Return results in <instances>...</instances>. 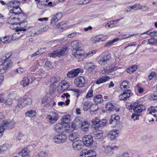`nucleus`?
Returning <instances> with one entry per match:
<instances>
[{
    "instance_id": "nucleus-49",
    "label": "nucleus",
    "mask_w": 157,
    "mask_h": 157,
    "mask_svg": "<svg viewBox=\"0 0 157 157\" xmlns=\"http://www.w3.org/2000/svg\"><path fill=\"white\" fill-rule=\"evenodd\" d=\"M120 20V19H117L110 21L109 22L106 23L105 24V26L106 27L107 26H108L109 27L111 28L112 27H111V26H110L111 25L115 24L116 23H118V22Z\"/></svg>"
},
{
    "instance_id": "nucleus-40",
    "label": "nucleus",
    "mask_w": 157,
    "mask_h": 157,
    "mask_svg": "<svg viewBox=\"0 0 157 157\" xmlns=\"http://www.w3.org/2000/svg\"><path fill=\"white\" fill-rule=\"evenodd\" d=\"M114 108V105L112 103L108 102L106 104L105 108L108 112L110 113L112 111Z\"/></svg>"
},
{
    "instance_id": "nucleus-8",
    "label": "nucleus",
    "mask_w": 157,
    "mask_h": 157,
    "mask_svg": "<svg viewBox=\"0 0 157 157\" xmlns=\"http://www.w3.org/2000/svg\"><path fill=\"white\" fill-rule=\"evenodd\" d=\"M68 83L65 80L61 82L59 84L57 90L59 93H62L67 90L69 87Z\"/></svg>"
},
{
    "instance_id": "nucleus-62",
    "label": "nucleus",
    "mask_w": 157,
    "mask_h": 157,
    "mask_svg": "<svg viewBox=\"0 0 157 157\" xmlns=\"http://www.w3.org/2000/svg\"><path fill=\"white\" fill-rule=\"evenodd\" d=\"M117 67L116 66H113L107 69V74L113 72L117 70Z\"/></svg>"
},
{
    "instance_id": "nucleus-26",
    "label": "nucleus",
    "mask_w": 157,
    "mask_h": 157,
    "mask_svg": "<svg viewBox=\"0 0 157 157\" xmlns=\"http://www.w3.org/2000/svg\"><path fill=\"white\" fill-rule=\"evenodd\" d=\"M93 136L96 139H99L103 136V132L102 130H96L93 132Z\"/></svg>"
},
{
    "instance_id": "nucleus-33",
    "label": "nucleus",
    "mask_w": 157,
    "mask_h": 157,
    "mask_svg": "<svg viewBox=\"0 0 157 157\" xmlns=\"http://www.w3.org/2000/svg\"><path fill=\"white\" fill-rule=\"evenodd\" d=\"M144 109V105L140 104H139L138 107L133 108L134 112L139 114V115H140V113H142Z\"/></svg>"
},
{
    "instance_id": "nucleus-22",
    "label": "nucleus",
    "mask_w": 157,
    "mask_h": 157,
    "mask_svg": "<svg viewBox=\"0 0 157 157\" xmlns=\"http://www.w3.org/2000/svg\"><path fill=\"white\" fill-rule=\"evenodd\" d=\"M119 131L117 129H113L110 131L108 134V136L111 140H113L118 136Z\"/></svg>"
},
{
    "instance_id": "nucleus-1",
    "label": "nucleus",
    "mask_w": 157,
    "mask_h": 157,
    "mask_svg": "<svg viewBox=\"0 0 157 157\" xmlns=\"http://www.w3.org/2000/svg\"><path fill=\"white\" fill-rule=\"evenodd\" d=\"M32 102V100L31 98L25 94L23 98H21L18 100L16 108L18 107L19 109H22L27 105H30Z\"/></svg>"
},
{
    "instance_id": "nucleus-54",
    "label": "nucleus",
    "mask_w": 157,
    "mask_h": 157,
    "mask_svg": "<svg viewBox=\"0 0 157 157\" xmlns=\"http://www.w3.org/2000/svg\"><path fill=\"white\" fill-rule=\"evenodd\" d=\"M132 10H138L141 9L142 8V5L140 3H137L135 4L132 6Z\"/></svg>"
},
{
    "instance_id": "nucleus-6",
    "label": "nucleus",
    "mask_w": 157,
    "mask_h": 157,
    "mask_svg": "<svg viewBox=\"0 0 157 157\" xmlns=\"http://www.w3.org/2000/svg\"><path fill=\"white\" fill-rule=\"evenodd\" d=\"M96 153L94 150L85 149L81 152L80 157H96Z\"/></svg>"
},
{
    "instance_id": "nucleus-37",
    "label": "nucleus",
    "mask_w": 157,
    "mask_h": 157,
    "mask_svg": "<svg viewBox=\"0 0 157 157\" xmlns=\"http://www.w3.org/2000/svg\"><path fill=\"white\" fill-rule=\"evenodd\" d=\"M130 83L128 81H123L120 85V88L121 90H125L129 87Z\"/></svg>"
},
{
    "instance_id": "nucleus-59",
    "label": "nucleus",
    "mask_w": 157,
    "mask_h": 157,
    "mask_svg": "<svg viewBox=\"0 0 157 157\" xmlns=\"http://www.w3.org/2000/svg\"><path fill=\"white\" fill-rule=\"evenodd\" d=\"M25 136L24 134L21 132H19L17 135L16 136V139L19 140H20L22 139V137H23Z\"/></svg>"
},
{
    "instance_id": "nucleus-23",
    "label": "nucleus",
    "mask_w": 157,
    "mask_h": 157,
    "mask_svg": "<svg viewBox=\"0 0 157 157\" xmlns=\"http://www.w3.org/2000/svg\"><path fill=\"white\" fill-rule=\"evenodd\" d=\"M12 93H10L8 95L6 99L4 101V103L6 105H10L12 104L14 97L12 96Z\"/></svg>"
},
{
    "instance_id": "nucleus-12",
    "label": "nucleus",
    "mask_w": 157,
    "mask_h": 157,
    "mask_svg": "<svg viewBox=\"0 0 157 157\" xmlns=\"http://www.w3.org/2000/svg\"><path fill=\"white\" fill-rule=\"evenodd\" d=\"M82 140L84 144L88 147L90 146L93 142V137L90 135L84 136L82 138Z\"/></svg>"
},
{
    "instance_id": "nucleus-61",
    "label": "nucleus",
    "mask_w": 157,
    "mask_h": 157,
    "mask_svg": "<svg viewBox=\"0 0 157 157\" xmlns=\"http://www.w3.org/2000/svg\"><path fill=\"white\" fill-rule=\"evenodd\" d=\"M49 29V26L47 25H43L41 26L40 31L44 32L47 30Z\"/></svg>"
},
{
    "instance_id": "nucleus-38",
    "label": "nucleus",
    "mask_w": 157,
    "mask_h": 157,
    "mask_svg": "<svg viewBox=\"0 0 157 157\" xmlns=\"http://www.w3.org/2000/svg\"><path fill=\"white\" fill-rule=\"evenodd\" d=\"M79 134L78 132H74L71 134L69 136V139L71 141H74L78 138Z\"/></svg>"
},
{
    "instance_id": "nucleus-19",
    "label": "nucleus",
    "mask_w": 157,
    "mask_h": 157,
    "mask_svg": "<svg viewBox=\"0 0 157 157\" xmlns=\"http://www.w3.org/2000/svg\"><path fill=\"white\" fill-rule=\"evenodd\" d=\"M111 55L110 54L105 56L98 61V63L101 66L105 65L107 62L110 60Z\"/></svg>"
},
{
    "instance_id": "nucleus-29",
    "label": "nucleus",
    "mask_w": 157,
    "mask_h": 157,
    "mask_svg": "<svg viewBox=\"0 0 157 157\" xmlns=\"http://www.w3.org/2000/svg\"><path fill=\"white\" fill-rule=\"evenodd\" d=\"M90 127V124L89 122L86 121H83L81 124V128L82 131H86L88 130Z\"/></svg>"
},
{
    "instance_id": "nucleus-52",
    "label": "nucleus",
    "mask_w": 157,
    "mask_h": 157,
    "mask_svg": "<svg viewBox=\"0 0 157 157\" xmlns=\"http://www.w3.org/2000/svg\"><path fill=\"white\" fill-rule=\"evenodd\" d=\"M93 95V90L92 88H90L87 93L86 95L85 98L86 99H88L91 98Z\"/></svg>"
},
{
    "instance_id": "nucleus-36",
    "label": "nucleus",
    "mask_w": 157,
    "mask_h": 157,
    "mask_svg": "<svg viewBox=\"0 0 157 157\" xmlns=\"http://www.w3.org/2000/svg\"><path fill=\"white\" fill-rule=\"evenodd\" d=\"M109 79L108 76H106L102 77L101 78L97 80L96 82V84L99 85L100 84L106 82Z\"/></svg>"
},
{
    "instance_id": "nucleus-18",
    "label": "nucleus",
    "mask_w": 157,
    "mask_h": 157,
    "mask_svg": "<svg viewBox=\"0 0 157 157\" xmlns=\"http://www.w3.org/2000/svg\"><path fill=\"white\" fill-rule=\"evenodd\" d=\"M62 17V14L61 12H59L55 15H52L51 19V24H55Z\"/></svg>"
},
{
    "instance_id": "nucleus-25",
    "label": "nucleus",
    "mask_w": 157,
    "mask_h": 157,
    "mask_svg": "<svg viewBox=\"0 0 157 157\" xmlns=\"http://www.w3.org/2000/svg\"><path fill=\"white\" fill-rule=\"evenodd\" d=\"M45 76L44 71H43V69H39L36 72L35 75V77L34 78L35 79L37 78H41L44 77Z\"/></svg>"
},
{
    "instance_id": "nucleus-48",
    "label": "nucleus",
    "mask_w": 157,
    "mask_h": 157,
    "mask_svg": "<svg viewBox=\"0 0 157 157\" xmlns=\"http://www.w3.org/2000/svg\"><path fill=\"white\" fill-rule=\"evenodd\" d=\"M26 116L32 117L36 116V112L35 110H29L25 113Z\"/></svg>"
},
{
    "instance_id": "nucleus-20",
    "label": "nucleus",
    "mask_w": 157,
    "mask_h": 157,
    "mask_svg": "<svg viewBox=\"0 0 157 157\" xmlns=\"http://www.w3.org/2000/svg\"><path fill=\"white\" fill-rule=\"evenodd\" d=\"M12 63V61L10 60L6 59L1 65L6 72L7 70L11 67Z\"/></svg>"
},
{
    "instance_id": "nucleus-10",
    "label": "nucleus",
    "mask_w": 157,
    "mask_h": 157,
    "mask_svg": "<svg viewBox=\"0 0 157 157\" xmlns=\"http://www.w3.org/2000/svg\"><path fill=\"white\" fill-rule=\"evenodd\" d=\"M14 8L13 7L10 10L9 14V16L19 17L20 16L23 15L22 11L20 7Z\"/></svg>"
},
{
    "instance_id": "nucleus-27",
    "label": "nucleus",
    "mask_w": 157,
    "mask_h": 157,
    "mask_svg": "<svg viewBox=\"0 0 157 157\" xmlns=\"http://www.w3.org/2000/svg\"><path fill=\"white\" fill-rule=\"evenodd\" d=\"M8 5L9 7H10L12 8L13 7H15L14 8H17V7H20L19 6L20 3L18 1L12 0L8 3Z\"/></svg>"
},
{
    "instance_id": "nucleus-53",
    "label": "nucleus",
    "mask_w": 157,
    "mask_h": 157,
    "mask_svg": "<svg viewBox=\"0 0 157 157\" xmlns=\"http://www.w3.org/2000/svg\"><path fill=\"white\" fill-rule=\"evenodd\" d=\"M28 154V151L25 149H23L19 152V155L22 157H25L27 156Z\"/></svg>"
},
{
    "instance_id": "nucleus-56",
    "label": "nucleus",
    "mask_w": 157,
    "mask_h": 157,
    "mask_svg": "<svg viewBox=\"0 0 157 157\" xmlns=\"http://www.w3.org/2000/svg\"><path fill=\"white\" fill-rule=\"evenodd\" d=\"M98 107V105L96 104H93L92 102V105L90 108V110L93 112H94L97 110Z\"/></svg>"
},
{
    "instance_id": "nucleus-44",
    "label": "nucleus",
    "mask_w": 157,
    "mask_h": 157,
    "mask_svg": "<svg viewBox=\"0 0 157 157\" xmlns=\"http://www.w3.org/2000/svg\"><path fill=\"white\" fill-rule=\"evenodd\" d=\"M97 52V49H94L88 52L86 54L85 52L84 57L85 58L86 57L89 58L92 56L94 54H95Z\"/></svg>"
},
{
    "instance_id": "nucleus-60",
    "label": "nucleus",
    "mask_w": 157,
    "mask_h": 157,
    "mask_svg": "<svg viewBox=\"0 0 157 157\" xmlns=\"http://www.w3.org/2000/svg\"><path fill=\"white\" fill-rule=\"evenodd\" d=\"M53 141L56 143L59 144L63 143L61 140L60 139V138L58 137L57 135L55 136L53 139Z\"/></svg>"
},
{
    "instance_id": "nucleus-63",
    "label": "nucleus",
    "mask_w": 157,
    "mask_h": 157,
    "mask_svg": "<svg viewBox=\"0 0 157 157\" xmlns=\"http://www.w3.org/2000/svg\"><path fill=\"white\" fill-rule=\"evenodd\" d=\"M75 94H77L76 97L77 98L79 96L80 94L82 93V91L77 89H74L73 90Z\"/></svg>"
},
{
    "instance_id": "nucleus-24",
    "label": "nucleus",
    "mask_w": 157,
    "mask_h": 157,
    "mask_svg": "<svg viewBox=\"0 0 157 157\" xmlns=\"http://www.w3.org/2000/svg\"><path fill=\"white\" fill-rule=\"evenodd\" d=\"M32 82H30V78L28 77H23L21 81L20 82L21 85L24 87L28 86V85Z\"/></svg>"
},
{
    "instance_id": "nucleus-47",
    "label": "nucleus",
    "mask_w": 157,
    "mask_h": 157,
    "mask_svg": "<svg viewBox=\"0 0 157 157\" xmlns=\"http://www.w3.org/2000/svg\"><path fill=\"white\" fill-rule=\"evenodd\" d=\"M70 121V117L69 115H64L63 116L62 121L63 124L69 123Z\"/></svg>"
},
{
    "instance_id": "nucleus-57",
    "label": "nucleus",
    "mask_w": 157,
    "mask_h": 157,
    "mask_svg": "<svg viewBox=\"0 0 157 157\" xmlns=\"http://www.w3.org/2000/svg\"><path fill=\"white\" fill-rule=\"evenodd\" d=\"M139 114L134 112L131 116V118L133 119L135 121L136 120H138L139 119V117L140 116Z\"/></svg>"
},
{
    "instance_id": "nucleus-3",
    "label": "nucleus",
    "mask_w": 157,
    "mask_h": 157,
    "mask_svg": "<svg viewBox=\"0 0 157 157\" xmlns=\"http://www.w3.org/2000/svg\"><path fill=\"white\" fill-rule=\"evenodd\" d=\"M59 118L58 114L54 112H51L47 114L46 117L48 121L51 124L56 122Z\"/></svg>"
},
{
    "instance_id": "nucleus-16",
    "label": "nucleus",
    "mask_w": 157,
    "mask_h": 157,
    "mask_svg": "<svg viewBox=\"0 0 157 157\" xmlns=\"http://www.w3.org/2000/svg\"><path fill=\"white\" fill-rule=\"evenodd\" d=\"M84 67L89 72L92 71L96 68V66L92 62H87L84 64Z\"/></svg>"
},
{
    "instance_id": "nucleus-4",
    "label": "nucleus",
    "mask_w": 157,
    "mask_h": 157,
    "mask_svg": "<svg viewBox=\"0 0 157 157\" xmlns=\"http://www.w3.org/2000/svg\"><path fill=\"white\" fill-rule=\"evenodd\" d=\"M104 149L105 152L109 156H111L113 155L114 154V149H117L119 148L117 146L113 145L110 146L109 145H104L103 147Z\"/></svg>"
},
{
    "instance_id": "nucleus-50",
    "label": "nucleus",
    "mask_w": 157,
    "mask_h": 157,
    "mask_svg": "<svg viewBox=\"0 0 157 157\" xmlns=\"http://www.w3.org/2000/svg\"><path fill=\"white\" fill-rule=\"evenodd\" d=\"M119 40L118 38H115L112 40L106 43L104 45L105 47H108L112 45L115 42H117Z\"/></svg>"
},
{
    "instance_id": "nucleus-31",
    "label": "nucleus",
    "mask_w": 157,
    "mask_h": 157,
    "mask_svg": "<svg viewBox=\"0 0 157 157\" xmlns=\"http://www.w3.org/2000/svg\"><path fill=\"white\" fill-rule=\"evenodd\" d=\"M94 101L96 103H102L103 100L102 96L101 94H98L94 97Z\"/></svg>"
},
{
    "instance_id": "nucleus-41",
    "label": "nucleus",
    "mask_w": 157,
    "mask_h": 157,
    "mask_svg": "<svg viewBox=\"0 0 157 157\" xmlns=\"http://www.w3.org/2000/svg\"><path fill=\"white\" fill-rule=\"evenodd\" d=\"M137 66L136 65H134L129 67L126 70L127 73L131 74L134 71H136L137 69Z\"/></svg>"
},
{
    "instance_id": "nucleus-30",
    "label": "nucleus",
    "mask_w": 157,
    "mask_h": 157,
    "mask_svg": "<svg viewBox=\"0 0 157 157\" xmlns=\"http://www.w3.org/2000/svg\"><path fill=\"white\" fill-rule=\"evenodd\" d=\"M92 105V102L89 101H86L82 105V109L84 111H87L89 109H90Z\"/></svg>"
},
{
    "instance_id": "nucleus-51",
    "label": "nucleus",
    "mask_w": 157,
    "mask_h": 157,
    "mask_svg": "<svg viewBox=\"0 0 157 157\" xmlns=\"http://www.w3.org/2000/svg\"><path fill=\"white\" fill-rule=\"evenodd\" d=\"M149 99L151 101L157 100V92L151 94L149 97Z\"/></svg>"
},
{
    "instance_id": "nucleus-11",
    "label": "nucleus",
    "mask_w": 157,
    "mask_h": 157,
    "mask_svg": "<svg viewBox=\"0 0 157 157\" xmlns=\"http://www.w3.org/2000/svg\"><path fill=\"white\" fill-rule=\"evenodd\" d=\"M108 37L109 36L108 35H100L92 37L91 39V40L94 43H95L100 41H104L108 39Z\"/></svg>"
},
{
    "instance_id": "nucleus-14",
    "label": "nucleus",
    "mask_w": 157,
    "mask_h": 157,
    "mask_svg": "<svg viewBox=\"0 0 157 157\" xmlns=\"http://www.w3.org/2000/svg\"><path fill=\"white\" fill-rule=\"evenodd\" d=\"M81 69L78 68L76 69H73L69 71L67 73V76L70 78H74L76 77L80 72Z\"/></svg>"
},
{
    "instance_id": "nucleus-9",
    "label": "nucleus",
    "mask_w": 157,
    "mask_h": 157,
    "mask_svg": "<svg viewBox=\"0 0 157 157\" xmlns=\"http://www.w3.org/2000/svg\"><path fill=\"white\" fill-rule=\"evenodd\" d=\"M93 127L96 128L100 127H103L105 126L106 124V120H102L100 121L99 119L95 118L94 121L93 120Z\"/></svg>"
},
{
    "instance_id": "nucleus-17",
    "label": "nucleus",
    "mask_w": 157,
    "mask_h": 157,
    "mask_svg": "<svg viewBox=\"0 0 157 157\" xmlns=\"http://www.w3.org/2000/svg\"><path fill=\"white\" fill-rule=\"evenodd\" d=\"M131 93V90H125L122 93L119 95V98L121 100H126L129 98Z\"/></svg>"
},
{
    "instance_id": "nucleus-15",
    "label": "nucleus",
    "mask_w": 157,
    "mask_h": 157,
    "mask_svg": "<svg viewBox=\"0 0 157 157\" xmlns=\"http://www.w3.org/2000/svg\"><path fill=\"white\" fill-rule=\"evenodd\" d=\"M76 127L74 123H69L64 125L63 127V132H70L73 131Z\"/></svg>"
},
{
    "instance_id": "nucleus-2",
    "label": "nucleus",
    "mask_w": 157,
    "mask_h": 157,
    "mask_svg": "<svg viewBox=\"0 0 157 157\" xmlns=\"http://www.w3.org/2000/svg\"><path fill=\"white\" fill-rule=\"evenodd\" d=\"M87 80L83 76H79L76 77L74 81L75 86L77 87H82L87 84Z\"/></svg>"
},
{
    "instance_id": "nucleus-45",
    "label": "nucleus",
    "mask_w": 157,
    "mask_h": 157,
    "mask_svg": "<svg viewBox=\"0 0 157 157\" xmlns=\"http://www.w3.org/2000/svg\"><path fill=\"white\" fill-rule=\"evenodd\" d=\"M147 43L151 45H157V39L154 38H151L148 40Z\"/></svg>"
},
{
    "instance_id": "nucleus-55",
    "label": "nucleus",
    "mask_w": 157,
    "mask_h": 157,
    "mask_svg": "<svg viewBox=\"0 0 157 157\" xmlns=\"http://www.w3.org/2000/svg\"><path fill=\"white\" fill-rule=\"evenodd\" d=\"M58 137L60 138V140L63 143L65 141L67 138V137L66 135L63 134H60L57 135Z\"/></svg>"
},
{
    "instance_id": "nucleus-13",
    "label": "nucleus",
    "mask_w": 157,
    "mask_h": 157,
    "mask_svg": "<svg viewBox=\"0 0 157 157\" xmlns=\"http://www.w3.org/2000/svg\"><path fill=\"white\" fill-rule=\"evenodd\" d=\"M10 17L8 19L7 21L8 23L10 24V27L11 29H14L15 27H13L14 25H15V23H17V22L20 20V18L19 17L10 16Z\"/></svg>"
},
{
    "instance_id": "nucleus-43",
    "label": "nucleus",
    "mask_w": 157,
    "mask_h": 157,
    "mask_svg": "<svg viewBox=\"0 0 157 157\" xmlns=\"http://www.w3.org/2000/svg\"><path fill=\"white\" fill-rule=\"evenodd\" d=\"M11 146V145L10 143H5L1 147L0 150L2 151L7 150L10 148Z\"/></svg>"
},
{
    "instance_id": "nucleus-58",
    "label": "nucleus",
    "mask_w": 157,
    "mask_h": 157,
    "mask_svg": "<svg viewBox=\"0 0 157 157\" xmlns=\"http://www.w3.org/2000/svg\"><path fill=\"white\" fill-rule=\"evenodd\" d=\"M17 24L15 23V25H14L13 27H15L13 29H15L16 31H25L26 30V29L23 28L22 27H18V26H17Z\"/></svg>"
},
{
    "instance_id": "nucleus-46",
    "label": "nucleus",
    "mask_w": 157,
    "mask_h": 157,
    "mask_svg": "<svg viewBox=\"0 0 157 157\" xmlns=\"http://www.w3.org/2000/svg\"><path fill=\"white\" fill-rule=\"evenodd\" d=\"M12 40V37L10 36H6L2 38V43L7 44Z\"/></svg>"
},
{
    "instance_id": "nucleus-35",
    "label": "nucleus",
    "mask_w": 157,
    "mask_h": 157,
    "mask_svg": "<svg viewBox=\"0 0 157 157\" xmlns=\"http://www.w3.org/2000/svg\"><path fill=\"white\" fill-rule=\"evenodd\" d=\"M71 46H72L74 49H79L81 46V42L78 40L74 41L72 42Z\"/></svg>"
},
{
    "instance_id": "nucleus-42",
    "label": "nucleus",
    "mask_w": 157,
    "mask_h": 157,
    "mask_svg": "<svg viewBox=\"0 0 157 157\" xmlns=\"http://www.w3.org/2000/svg\"><path fill=\"white\" fill-rule=\"evenodd\" d=\"M44 67L47 70H49L53 68V66L51 62L47 60L45 63Z\"/></svg>"
},
{
    "instance_id": "nucleus-7",
    "label": "nucleus",
    "mask_w": 157,
    "mask_h": 157,
    "mask_svg": "<svg viewBox=\"0 0 157 157\" xmlns=\"http://www.w3.org/2000/svg\"><path fill=\"white\" fill-rule=\"evenodd\" d=\"M72 54L73 56L79 58L80 60H82L85 59V51L82 49H73Z\"/></svg>"
},
{
    "instance_id": "nucleus-21",
    "label": "nucleus",
    "mask_w": 157,
    "mask_h": 157,
    "mask_svg": "<svg viewBox=\"0 0 157 157\" xmlns=\"http://www.w3.org/2000/svg\"><path fill=\"white\" fill-rule=\"evenodd\" d=\"M72 147L75 150H79L82 147V142L81 140H76L72 143Z\"/></svg>"
},
{
    "instance_id": "nucleus-39",
    "label": "nucleus",
    "mask_w": 157,
    "mask_h": 157,
    "mask_svg": "<svg viewBox=\"0 0 157 157\" xmlns=\"http://www.w3.org/2000/svg\"><path fill=\"white\" fill-rule=\"evenodd\" d=\"M4 127L6 129H11L14 127L15 123L13 122H9L7 121H5L3 123Z\"/></svg>"
},
{
    "instance_id": "nucleus-5",
    "label": "nucleus",
    "mask_w": 157,
    "mask_h": 157,
    "mask_svg": "<svg viewBox=\"0 0 157 157\" xmlns=\"http://www.w3.org/2000/svg\"><path fill=\"white\" fill-rule=\"evenodd\" d=\"M67 49L66 47L61 48L54 51L52 52L49 53L48 55L52 57H59L63 55L64 54Z\"/></svg>"
},
{
    "instance_id": "nucleus-32",
    "label": "nucleus",
    "mask_w": 157,
    "mask_h": 157,
    "mask_svg": "<svg viewBox=\"0 0 157 157\" xmlns=\"http://www.w3.org/2000/svg\"><path fill=\"white\" fill-rule=\"evenodd\" d=\"M149 113L155 117H157V106H151L148 109Z\"/></svg>"
},
{
    "instance_id": "nucleus-64",
    "label": "nucleus",
    "mask_w": 157,
    "mask_h": 157,
    "mask_svg": "<svg viewBox=\"0 0 157 157\" xmlns=\"http://www.w3.org/2000/svg\"><path fill=\"white\" fill-rule=\"evenodd\" d=\"M139 102L138 100H136V101L132 103V104H131L130 105L131 106V109H133V108H135V107H138V106L139 105Z\"/></svg>"
},
{
    "instance_id": "nucleus-28",
    "label": "nucleus",
    "mask_w": 157,
    "mask_h": 157,
    "mask_svg": "<svg viewBox=\"0 0 157 157\" xmlns=\"http://www.w3.org/2000/svg\"><path fill=\"white\" fill-rule=\"evenodd\" d=\"M17 32L13 33L11 36L12 40H16L17 39H18L21 37L23 34V33L22 31H16Z\"/></svg>"
},
{
    "instance_id": "nucleus-34",
    "label": "nucleus",
    "mask_w": 157,
    "mask_h": 157,
    "mask_svg": "<svg viewBox=\"0 0 157 157\" xmlns=\"http://www.w3.org/2000/svg\"><path fill=\"white\" fill-rule=\"evenodd\" d=\"M63 125L60 123L56 124L54 125V129L57 132H63Z\"/></svg>"
}]
</instances>
